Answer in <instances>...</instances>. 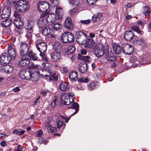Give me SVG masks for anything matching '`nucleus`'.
I'll list each match as a JSON object with an SVG mask.
<instances>
[{"label":"nucleus","mask_w":151,"mask_h":151,"mask_svg":"<svg viewBox=\"0 0 151 151\" xmlns=\"http://www.w3.org/2000/svg\"><path fill=\"white\" fill-rule=\"evenodd\" d=\"M7 3L11 6H14L15 9L19 12L24 13L28 11L30 5L26 1L20 0H6Z\"/></svg>","instance_id":"obj_1"},{"label":"nucleus","mask_w":151,"mask_h":151,"mask_svg":"<svg viewBox=\"0 0 151 151\" xmlns=\"http://www.w3.org/2000/svg\"><path fill=\"white\" fill-rule=\"evenodd\" d=\"M30 45L29 42L21 43L19 49L20 56H27Z\"/></svg>","instance_id":"obj_2"},{"label":"nucleus","mask_w":151,"mask_h":151,"mask_svg":"<svg viewBox=\"0 0 151 151\" xmlns=\"http://www.w3.org/2000/svg\"><path fill=\"white\" fill-rule=\"evenodd\" d=\"M76 38L77 42L81 45L85 43L87 40L85 34L82 31L77 32L76 33Z\"/></svg>","instance_id":"obj_3"},{"label":"nucleus","mask_w":151,"mask_h":151,"mask_svg":"<svg viewBox=\"0 0 151 151\" xmlns=\"http://www.w3.org/2000/svg\"><path fill=\"white\" fill-rule=\"evenodd\" d=\"M37 7L38 10L41 12L48 11L50 9L49 3L43 1H39L37 3Z\"/></svg>","instance_id":"obj_4"},{"label":"nucleus","mask_w":151,"mask_h":151,"mask_svg":"<svg viewBox=\"0 0 151 151\" xmlns=\"http://www.w3.org/2000/svg\"><path fill=\"white\" fill-rule=\"evenodd\" d=\"M104 52H105L104 57L108 61H114L115 60L116 57L113 55L112 51H109V47L107 45L104 46Z\"/></svg>","instance_id":"obj_5"},{"label":"nucleus","mask_w":151,"mask_h":151,"mask_svg":"<svg viewBox=\"0 0 151 151\" xmlns=\"http://www.w3.org/2000/svg\"><path fill=\"white\" fill-rule=\"evenodd\" d=\"M123 52L124 54L130 55L134 51V48L129 44L123 43L121 45Z\"/></svg>","instance_id":"obj_6"},{"label":"nucleus","mask_w":151,"mask_h":151,"mask_svg":"<svg viewBox=\"0 0 151 151\" xmlns=\"http://www.w3.org/2000/svg\"><path fill=\"white\" fill-rule=\"evenodd\" d=\"M51 67V65L50 64L47 63L44 68V69L46 70H40V71H38L39 74L44 77L50 76V73H52L51 71L50 70Z\"/></svg>","instance_id":"obj_7"},{"label":"nucleus","mask_w":151,"mask_h":151,"mask_svg":"<svg viewBox=\"0 0 151 151\" xmlns=\"http://www.w3.org/2000/svg\"><path fill=\"white\" fill-rule=\"evenodd\" d=\"M60 99L62 104L64 105L70 104V103L74 101V100L69 98L68 93L62 94L61 96Z\"/></svg>","instance_id":"obj_8"},{"label":"nucleus","mask_w":151,"mask_h":151,"mask_svg":"<svg viewBox=\"0 0 151 151\" xmlns=\"http://www.w3.org/2000/svg\"><path fill=\"white\" fill-rule=\"evenodd\" d=\"M30 60L27 56H20V58L18 63L19 66L25 67L28 66Z\"/></svg>","instance_id":"obj_9"},{"label":"nucleus","mask_w":151,"mask_h":151,"mask_svg":"<svg viewBox=\"0 0 151 151\" xmlns=\"http://www.w3.org/2000/svg\"><path fill=\"white\" fill-rule=\"evenodd\" d=\"M36 46L40 53L44 52L47 48L46 44L44 42H37L36 44Z\"/></svg>","instance_id":"obj_10"},{"label":"nucleus","mask_w":151,"mask_h":151,"mask_svg":"<svg viewBox=\"0 0 151 151\" xmlns=\"http://www.w3.org/2000/svg\"><path fill=\"white\" fill-rule=\"evenodd\" d=\"M32 72L27 71L25 70H23L19 73L20 78L22 79L30 80V76Z\"/></svg>","instance_id":"obj_11"},{"label":"nucleus","mask_w":151,"mask_h":151,"mask_svg":"<svg viewBox=\"0 0 151 151\" xmlns=\"http://www.w3.org/2000/svg\"><path fill=\"white\" fill-rule=\"evenodd\" d=\"M11 9L9 6H5L3 9L2 14L1 15L2 19L8 18L11 14Z\"/></svg>","instance_id":"obj_12"},{"label":"nucleus","mask_w":151,"mask_h":151,"mask_svg":"<svg viewBox=\"0 0 151 151\" xmlns=\"http://www.w3.org/2000/svg\"><path fill=\"white\" fill-rule=\"evenodd\" d=\"M11 58L7 55L6 53H4L0 57V62L3 63L7 64L11 61Z\"/></svg>","instance_id":"obj_13"},{"label":"nucleus","mask_w":151,"mask_h":151,"mask_svg":"<svg viewBox=\"0 0 151 151\" xmlns=\"http://www.w3.org/2000/svg\"><path fill=\"white\" fill-rule=\"evenodd\" d=\"M64 25L65 27L68 29L72 30L73 29V24L70 17H68L66 18L64 22Z\"/></svg>","instance_id":"obj_14"},{"label":"nucleus","mask_w":151,"mask_h":151,"mask_svg":"<svg viewBox=\"0 0 151 151\" xmlns=\"http://www.w3.org/2000/svg\"><path fill=\"white\" fill-rule=\"evenodd\" d=\"M35 22L32 20H28L25 25V28L27 30L33 31V28L35 24Z\"/></svg>","instance_id":"obj_15"},{"label":"nucleus","mask_w":151,"mask_h":151,"mask_svg":"<svg viewBox=\"0 0 151 151\" xmlns=\"http://www.w3.org/2000/svg\"><path fill=\"white\" fill-rule=\"evenodd\" d=\"M96 44L94 41L91 39H88L86 43L85 47L86 48H90L93 50H95L96 48Z\"/></svg>","instance_id":"obj_16"},{"label":"nucleus","mask_w":151,"mask_h":151,"mask_svg":"<svg viewBox=\"0 0 151 151\" xmlns=\"http://www.w3.org/2000/svg\"><path fill=\"white\" fill-rule=\"evenodd\" d=\"M8 55L9 57L11 59V61L15 59L16 56L15 50L12 47H9L8 49Z\"/></svg>","instance_id":"obj_17"},{"label":"nucleus","mask_w":151,"mask_h":151,"mask_svg":"<svg viewBox=\"0 0 151 151\" xmlns=\"http://www.w3.org/2000/svg\"><path fill=\"white\" fill-rule=\"evenodd\" d=\"M45 127L49 133L54 132L56 131V128L51 126L49 122H46Z\"/></svg>","instance_id":"obj_18"},{"label":"nucleus","mask_w":151,"mask_h":151,"mask_svg":"<svg viewBox=\"0 0 151 151\" xmlns=\"http://www.w3.org/2000/svg\"><path fill=\"white\" fill-rule=\"evenodd\" d=\"M88 65L86 63L80 64L78 70L81 73H84L86 72L88 68Z\"/></svg>","instance_id":"obj_19"},{"label":"nucleus","mask_w":151,"mask_h":151,"mask_svg":"<svg viewBox=\"0 0 151 151\" xmlns=\"http://www.w3.org/2000/svg\"><path fill=\"white\" fill-rule=\"evenodd\" d=\"M134 36V33L131 31H127L124 34V37L127 41H130L132 40Z\"/></svg>","instance_id":"obj_20"},{"label":"nucleus","mask_w":151,"mask_h":151,"mask_svg":"<svg viewBox=\"0 0 151 151\" xmlns=\"http://www.w3.org/2000/svg\"><path fill=\"white\" fill-rule=\"evenodd\" d=\"M47 21L45 18L41 17L38 20L37 25L39 28L43 27L46 25Z\"/></svg>","instance_id":"obj_21"},{"label":"nucleus","mask_w":151,"mask_h":151,"mask_svg":"<svg viewBox=\"0 0 151 151\" xmlns=\"http://www.w3.org/2000/svg\"><path fill=\"white\" fill-rule=\"evenodd\" d=\"M69 79L71 81L76 80L78 78V74L76 71H72L69 73Z\"/></svg>","instance_id":"obj_22"},{"label":"nucleus","mask_w":151,"mask_h":151,"mask_svg":"<svg viewBox=\"0 0 151 151\" xmlns=\"http://www.w3.org/2000/svg\"><path fill=\"white\" fill-rule=\"evenodd\" d=\"M61 57L60 53L58 52H52L51 54V59L54 61L58 60Z\"/></svg>","instance_id":"obj_23"},{"label":"nucleus","mask_w":151,"mask_h":151,"mask_svg":"<svg viewBox=\"0 0 151 151\" xmlns=\"http://www.w3.org/2000/svg\"><path fill=\"white\" fill-rule=\"evenodd\" d=\"M58 87L59 89L62 91H65L69 89L68 84L65 82H61Z\"/></svg>","instance_id":"obj_24"},{"label":"nucleus","mask_w":151,"mask_h":151,"mask_svg":"<svg viewBox=\"0 0 151 151\" xmlns=\"http://www.w3.org/2000/svg\"><path fill=\"white\" fill-rule=\"evenodd\" d=\"M55 12L58 17L59 19H61L63 15V11L62 8L59 6L57 7L56 8Z\"/></svg>","instance_id":"obj_25"},{"label":"nucleus","mask_w":151,"mask_h":151,"mask_svg":"<svg viewBox=\"0 0 151 151\" xmlns=\"http://www.w3.org/2000/svg\"><path fill=\"white\" fill-rule=\"evenodd\" d=\"M39 73L38 72L36 73L32 72L30 76V79L32 81H37L39 79Z\"/></svg>","instance_id":"obj_26"},{"label":"nucleus","mask_w":151,"mask_h":151,"mask_svg":"<svg viewBox=\"0 0 151 151\" xmlns=\"http://www.w3.org/2000/svg\"><path fill=\"white\" fill-rule=\"evenodd\" d=\"M28 55L29 58L31 60L33 61H36L38 59V57L36 54L33 53L32 50H30L28 53Z\"/></svg>","instance_id":"obj_27"},{"label":"nucleus","mask_w":151,"mask_h":151,"mask_svg":"<svg viewBox=\"0 0 151 151\" xmlns=\"http://www.w3.org/2000/svg\"><path fill=\"white\" fill-rule=\"evenodd\" d=\"M79 105L78 103L74 102L72 105L69 106L68 107V108H71L75 109V112L71 115H73L76 114L79 110Z\"/></svg>","instance_id":"obj_28"},{"label":"nucleus","mask_w":151,"mask_h":151,"mask_svg":"<svg viewBox=\"0 0 151 151\" xmlns=\"http://www.w3.org/2000/svg\"><path fill=\"white\" fill-rule=\"evenodd\" d=\"M12 23V20L11 19L7 18L4 21L2 22L1 24L2 27H6L9 26Z\"/></svg>","instance_id":"obj_29"},{"label":"nucleus","mask_w":151,"mask_h":151,"mask_svg":"<svg viewBox=\"0 0 151 151\" xmlns=\"http://www.w3.org/2000/svg\"><path fill=\"white\" fill-rule=\"evenodd\" d=\"M102 17V14L101 13H98L93 15L92 19L94 22H96L99 21Z\"/></svg>","instance_id":"obj_30"},{"label":"nucleus","mask_w":151,"mask_h":151,"mask_svg":"<svg viewBox=\"0 0 151 151\" xmlns=\"http://www.w3.org/2000/svg\"><path fill=\"white\" fill-rule=\"evenodd\" d=\"M96 54L97 55V57H99L102 56L104 55H105V52H104V47L102 49H100L99 48H97L96 47Z\"/></svg>","instance_id":"obj_31"},{"label":"nucleus","mask_w":151,"mask_h":151,"mask_svg":"<svg viewBox=\"0 0 151 151\" xmlns=\"http://www.w3.org/2000/svg\"><path fill=\"white\" fill-rule=\"evenodd\" d=\"M56 19V18H54L53 19H52V20L50 21V22L52 23V26L54 29L56 30H58L61 27V24L58 23H55L54 24L53 22L55 21Z\"/></svg>","instance_id":"obj_32"},{"label":"nucleus","mask_w":151,"mask_h":151,"mask_svg":"<svg viewBox=\"0 0 151 151\" xmlns=\"http://www.w3.org/2000/svg\"><path fill=\"white\" fill-rule=\"evenodd\" d=\"M113 47L114 52L117 54H119L122 52L120 46L117 44H114Z\"/></svg>","instance_id":"obj_33"},{"label":"nucleus","mask_w":151,"mask_h":151,"mask_svg":"<svg viewBox=\"0 0 151 151\" xmlns=\"http://www.w3.org/2000/svg\"><path fill=\"white\" fill-rule=\"evenodd\" d=\"M67 53L68 55L73 54L76 50V48L74 46L70 45L67 48Z\"/></svg>","instance_id":"obj_34"},{"label":"nucleus","mask_w":151,"mask_h":151,"mask_svg":"<svg viewBox=\"0 0 151 151\" xmlns=\"http://www.w3.org/2000/svg\"><path fill=\"white\" fill-rule=\"evenodd\" d=\"M13 70V68L12 67H11L9 65L6 64L4 67V71L3 72H5L6 73L8 74H10L12 72Z\"/></svg>","instance_id":"obj_35"},{"label":"nucleus","mask_w":151,"mask_h":151,"mask_svg":"<svg viewBox=\"0 0 151 151\" xmlns=\"http://www.w3.org/2000/svg\"><path fill=\"white\" fill-rule=\"evenodd\" d=\"M53 48L54 50L58 52L62 49V45L60 43L56 42L54 45Z\"/></svg>","instance_id":"obj_36"},{"label":"nucleus","mask_w":151,"mask_h":151,"mask_svg":"<svg viewBox=\"0 0 151 151\" xmlns=\"http://www.w3.org/2000/svg\"><path fill=\"white\" fill-rule=\"evenodd\" d=\"M14 23L16 28L22 27L23 24V22L20 20H15Z\"/></svg>","instance_id":"obj_37"},{"label":"nucleus","mask_w":151,"mask_h":151,"mask_svg":"<svg viewBox=\"0 0 151 151\" xmlns=\"http://www.w3.org/2000/svg\"><path fill=\"white\" fill-rule=\"evenodd\" d=\"M68 42H71L74 41V37L71 33L66 32Z\"/></svg>","instance_id":"obj_38"},{"label":"nucleus","mask_w":151,"mask_h":151,"mask_svg":"<svg viewBox=\"0 0 151 151\" xmlns=\"http://www.w3.org/2000/svg\"><path fill=\"white\" fill-rule=\"evenodd\" d=\"M50 28L48 26L46 27L42 31V35L44 36H46L50 32Z\"/></svg>","instance_id":"obj_39"},{"label":"nucleus","mask_w":151,"mask_h":151,"mask_svg":"<svg viewBox=\"0 0 151 151\" xmlns=\"http://www.w3.org/2000/svg\"><path fill=\"white\" fill-rule=\"evenodd\" d=\"M78 58L83 60L85 61L86 62H89L90 61V57L88 56H83L81 55H78Z\"/></svg>","instance_id":"obj_40"},{"label":"nucleus","mask_w":151,"mask_h":151,"mask_svg":"<svg viewBox=\"0 0 151 151\" xmlns=\"http://www.w3.org/2000/svg\"><path fill=\"white\" fill-rule=\"evenodd\" d=\"M144 14L145 16H149L150 13V9L147 6H145L144 8Z\"/></svg>","instance_id":"obj_41"},{"label":"nucleus","mask_w":151,"mask_h":151,"mask_svg":"<svg viewBox=\"0 0 151 151\" xmlns=\"http://www.w3.org/2000/svg\"><path fill=\"white\" fill-rule=\"evenodd\" d=\"M61 40L63 42H68L66 32H65L62 35L61 38Z\"/></svg>","instance_id":"obj_42"},{"label":"nucleus","mask_w":151,"mask_h":151,"mask_svg":"<svg viewBox=\"0 0 151 151\" xmlns=\"http://www.w3.org/2000/svg\"><path fill=\"white\" fill-rule=\"evenodd\" d=\"M50 81H56L58 79V74L56 73H54L49 77Z\"/></svg>","instance_id":"obj_43"},{"label":"nucleus","mask_w":151,"mask_h":151,"mask_svg":"<svg viewBox=\"0 0 151 151\" xmlns=\"http://www.w3.org/2000/svg\"><path fill=\"white\" fill-rule=\"evenodd\" d=\"M69 3L73 6H75L78 5L79 1L78 0H71L69 1Z\"/></svg>","instance_id":"obj_44"},{"label":"nucleus","mask_w":151,"mask_h":151,"mask_svg":"<svg viewBox=\"0 0 151 151\" xmlns=\"http://www.w3.org/2000/svg\"><path fill=\"white\" fill-rule=\"evenodd\" d=\"M29 68L33 70L35 69H38L39 65L37 64H35L33 63H31L28 67Z\"/></svg>","instance_id":"obj_45"},{"label":"nucleus","mask_w":151,"mask_h":151,"mask_svg":"<svg viewBox=\"0 0 151 151\" xmlns=\"http://www.w3.org/2000/svg\"><path fill=\"white\" fill-rule=\"evenodd\" d=\"M78 9L76 8H74L70 10L69 11V13L70 16H72L74 15L76 13L78 12Z\"/></svg>","instance_id":"obj_46"},{"label":"nucleus","mask_w":151,"mask_h":151,"mask_svg":"<svg viewBox=\"0 0 151 151\" xmlns=\"http://www.w3.org/2000/svg\"><path fill=\"white\" fill-rule=\"evenodd\" d=\"M33 31L32 30H27L26 32V34L25 35V37L28 39H30L31 38L32 35V33Z\"/></svg>","instance_id":"obj_47"},{"label":"nucleus","mask_w":151,"mask_h":151,"mask_svg":"<svg viewBox=\"0 0 151 151\" xmlns=\"http://www.w3.org/2000/svg\"><path fill=\"white\" fill-rule=\"evenodd\" d=\"M78 81L81 83H88L90 81L87 78L81 77L78 79Z\"/></svg>","instance_id":"obj_48"},{"label":"nucleus","mask_w":151,"mask_h":151,"mask_svg":"<svg viewBox=\"0 0 151 151\" xmlns=\"http://www.w3.org/2000/svg\"><path fill=\"white\" fill-rule=\"evenodd\" d=\"M97 83L96 82H93L89 84L88 88L90 90H92L96 88Z\"/></svg>","instance_id":"obj_49"},{"label":"nucleus","mask_w":151,"mask_h":151,"mask_svg":"<svg viewBox=\"0 0 151 151\" xmlns=\"http://www.w3.org/2000/svg\"><path fill=\"white\" fill-rule=\"evenodd\" d=\"M132 29L134 31L139 34H142L141 33V32L139 29L138 27L136 26H134L132 27Z\"/></svg>","instance_id":"obj_50"},{"label":"nucleus","mask_w":151,"mask_h":151,"mask_svg":"<svg viewBox=\"0 0 151 151\" xmlns=\"http://www.w3.org/2000/svg\"><path fill=\"white\" fill-rule=\"evenodd\" d=\"M17 29H16V32L19 35L22 34L23 32L24 29L22 28V27L16 28Z\"/></svg>","instance_id":"obj_51"},{"label":"nucleus","mask_w":151,"mask_h":151,"mask_svg":"<svg viewBox=\"0 0 151 151\" xmlns=\"http://www.w3.org/2000/svg\"><path fill=\"white\" fill-rule=\"evenodd\" d=\"M40 55L42 57V59L44 60L45 62L48 61V60L44 52L40 53Z\"/></svg>","instance_id":"obj_52"},{"label":"nucleus","mask_w":151,"mask_h":151,"mask_svg":"<svg viewBox=\"0 0 151 151\" xmlns=\"http://www.w3.org/2000/svg\"><path fill=\"white\" fill-rule=\"evenodd\" d=\"M64 122L63 121L59 120V119L57 121V127L58 128H60L63 124Z\"/></svg>","instance_id":"obj_53"},{"label":"nucleus","mask_w":151,"mask_h":151,"mask_svg":"<svg viewBox=\"0 0 151 151\" xmlns=\"http://www.w3.org/2000/svg\"><path fill=\"white\" fill-rule=\"evenodd\" d=\"M137 58L135 55H132L130 59V61L132 63H134L137 61Z\"/></svg>","instance_id":"obj_54"},{"label":"nucleus","mask_w":151,"mask_h":151,"mask_svg":"<svg viewBox=\"0 0 151 151\" xmlns=\"http://www.w3.org/2000/svg\"><path fill=\"white\" fill-rule=\"evenodd\" d=\"M97 0H86V2L89 5H93Z\"/></svg>","instance_id":"obj_55"},{"label":"nucleus","mask_w":151,"mask_h":151,"mask_svg":"<svg viewBox=\"0 0 151 151\" xmlns=\"http://www.w3.org/2000/svg\"><path fill=\"white\" fill-rule=\"evenodd\" d=\"M142 64L143 65H145L147 64H149L151 63V62H148V61H146V59L143 58L142 61L141 62Z\"/></svg>","instance_id":"obj_56"},{"label":"nucleus","mask_w":151,"mask_h":151,"mask_svg":"<svg viewBox=\"0 0 151 151\" xmlns=\"http://www.w3.org/2000/svg\"><path fill=\"white\" fill-rule=\"evenodd\" d=\"M133 40L132 42L134 43H137L138 39L137 37L134 35V36L132 38Z\"/></svg>","instance_id":"obj_57"},{"label":"nucleus","mask_w":151,"mask_h":151,"mask_svg":"<svg viewBox=\"0 0 151 151\" xmlns=\"http://www.w3.org/2000/svg\"><path fill=\"white\" fill-rule=\"evenodd\" d=\"M23 147L20 145H19L17 146V149L14 151H23Z\"/></svg>","instance_id":"obj_58"},{"label":"nucleus","mask_w":151,"mask_h":151,"mask_svg":"<svg viewBox=\"0 0 151 151\" xmlns=\"http://www.w3.org/2000/svg\"><path fill=\"white\" fill-rule=\"evenodd\" d=\"M80 22L83 24H87L90 22V20L89 19L86 20H82L80 21Z\"/></svg>","instance_id":"obj_59"},{"label":"nucleus","mask_w":151,"mask_h":151,"mask_svg":"<svg viewBox=\"0 0 151 151\" xmlns=\"http://www.w3.org/2000/svg\"><path fill=\"white\" fill-rule=\"evenodd\" d=\"M57 100V99L56 98L52 102V103L51 104V107L52 108H54L55 106V105H56V102Z\"/></svg>","instance_id":"obj_60"},{"label":"nucleus","mask_w":151,"mask_h":151,"mask_svg":"<svg viewBox=\"0 0 151 151\" xmlns=\"http://www.w3.org/2000/svg\"><path fill=\"white\" fill-rule=\"evenodd\" d=\"M68 94L69 96V98H71V99H72L74 100V93L72 92H70Z\"/></svg>","instance_id":"obj_61"},{"label":"nucleus","mask_w":151,"mask_h":151,"mask_svg":"<svg viewBox=\"0 0 151 151\" xmlns=\"http://www.w3.org/2000/svg\"><path fill=\"white\" fill-rule=\"evenodd\" d=\"M42 134V131L41 130H39L37 133L36 136L39 137Z\"/></svg>","instance_id":"obj_62"},{"label":"nucleus","mask_w":151,"mask_h":151,"mask_svg":"<svg viewBox=\"0 0 151 151\" xmlns=\"http://www.w3.org/2000/svg\"><path fill=\"white\" fill-rule=\"evenodd\" d=\"M5 65H4L1 64H0V70L1 72L4 71V68Z\"/></svg>","instance_id":"obj_63"},{"label":"nucleus","mask_w":151,"mask_h":151,"mask_svg":"<svg viewBox=\"0 0 151 151\" xmlns=\"http://www.w3.org/2000/svg\"><path fill=\"white\" fill-rule=\"evenodd\" d=\"M144 42L145 41L144 40L141 38L139 39V40H138L137 43L139 45H141L144 43Z\"/></svg>","instance_id":"obj_64"}]
</instances>
